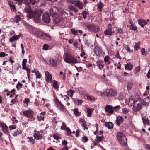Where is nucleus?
Here are the masks:
<instances>
[{
	"label": "nucleus",
	"instance_id": "57",
	"mask_svg": "<svg viewBox=\"0 0 150 150\" xmlns=\"http://www.w3.org/2000/svg\"><path fill=\"white\" fill-rule=\"evenodd\" d=\"M75 67L77 71L78 72H80L82 70V67H77L76 66H75Z\"/></svg>",
	"mask_w": 150,
	"mask_h": 150
},
{
	"label": "nucleus",
	"instance_id": "60",
	"mask_svg": "<svg viewBox=\"0 0 150 150\" xmlns=\"http://www.w3.org/2000/svg\"><path fill=\"white\" fill-rule=\"evenodd\" d=\"M29 99L28 98H25L23 101V102L28 105V103L29 102Z\"/></svg>",
	"mask_w": 150,
	"mask_h": 150
},
{
	"label": "nucleus",
	"instance_id": "22",
	"mask_svg": "<svg viewBox=\"0 0 150 150\" xmlns=\"http://www.w3.org/2000/svg\"><path fill=\"white\" fill-rule=\"evenodd\" d=\"M21 36V34H20L19 35H16L11 37L9 39V41L13 42L14 40H17L19 39L20 36Z\"/></svg>",
	"mask_w": 150,
	"mask_h": 150
},
{
	"label": "nucleus",
	"instance_id": "16",
	"mask_svg": "<svg viewBox=\"0 0 150 150\" xmlns=\"http://www.w3.org/2000/svg\"><path fill=\"white\" fill-rule=\"evenodd\" d=\"M40 0H25L24 3L25 4L29 5L31 4L34 5L35 3H37Z\"/></svg>",
	"mask_w": 150,
	"mask_h": 150
},
{
	"label": "nucleus",
	"instance_id": "7",
	"mask_svg": "<svg viewBox=\"0 0 150 150\" xmlns=\"http://www.w3.org/2000/svg\"><path fill=\"white\" fill-rule=\"evenodd\" d=\"M42 19L45 23H50V18L49 13L47 12H44L42 16Z\"/></svg>",
	"mask_w": 150,
	"mask_h": 150
},
{
	"label": "nucleus",
	"instance_id": "6",
	"mask_svg": "<svg viewBox=\"0 0 150 150\" xmlns=\"http://www.w3.org/2000/svg\"><path fill=\"white\" fill-rule=\"evenodd\" d=\"M23 115L28 118L34 119V115L35 114L34 112L30 109L23 111Z\"/></svg>",
	"mask_w": 150,
	"mask_h": 150
},
{
	"label": "nucleus",
	"instance_id": "28",
	"mask_svg": "<svg viewBox=\"0 0 150 150\" xmlns=\"http://www.w3.org/2000/svg\"><path fill=\"white\" fill-rule=\"evenodd\" d=\"M99 29L100 28L98 26L93 25L91 31L97 33L99 31Z\"/></svg>",
	"mask_w": 150,
	"mask_h": 150
},
{
	"label": "nucleus",
	"instance_id": "11",
	"mask_svg": "<svg viewBox=\"0 0 150 150\" xmlns=\"http://www.w3.org/2000/svg\"><path fill=\"white\" fill-rule=\"evenodd\" d=\"M105 110L108 113L112 114L114 112L113 107L109 105H107L105 108Z\"/></svg>",
	"mask_w": 150,
	"mask_h": 150
},
{
	"label": "nucleus",
	"instance_id": "23",
	"mask_svg": "<svg viewBox=\"0 0 150 150\" xmlns=\"http://www.w3.org/2000/svg\"><path fill=\"white\" fill-rule=\"evenodd\" d=\"M142 120L143 124L144 125H150L149 120L147 117H142Z\"/></svg>",
	"mask_w": 150,
	"mask_h": 150
},
{
	"label": "nucleus",
	"instance_id": "14",
	"mask_svg": "<svg viewBox=\"0 0 150 150\" xmlns=\"http://www.w3.org/2000/svg\"><path fill=\"white\" fill-rule=\"evenodd\" d=\"M123 118L121 116L119 115L117 117L115 123L117 126H119L123 123Z\"/></svg>",
	"mask_w": 150,
	"mask_h": 150
},
{
	"label": "nucleus",
	"instance_id": "9",
	"mask_svg": "<svg viewBox=\"0 0 150 150\" xmlns=\"http://www.w3.org/2000/svg\"><path fill=\"white\" fill-rule=\"evenodd\" d=\"M54 99L56 104L58 107L62 111L64 110L65 108L64 105L57 98H55Z\"/></svg>",
	"mask_w": 150,
	"mask_h": 150
},
{
	"label": "nucleus",
	"instance_id": "4",
	"mask_svg": "<svg viewBox=\"0 0 150 150\" xmlns=\"http://www.w3.org/2000/svg\"><path fill=\"white\" fill-rule=\"evenodd\" d=\"M37 36L42 39L50 40L51 39V37L49 34L42 32L40 30H37L36 32Z\"/></svg>",
	"mask_w": 150,
	"mask_h": 150
},
{
	"label": "nucleus",
	"instance_id": "34",
	"mask_svg": "<svg viewBox=\"0 0 150 150\" xmlns=\"http://www.w3.org/2000/svg\"><path fill=\"white\" fill-rule=\"evenodd\" d=\"M93 110L92 109H90L89 108H87V116L88 117H90L91 116V114L93 112Z\"/></svg>",
	"mask_w": 150,
	"mask_h": 150
},
{
	"label": "nucleus",
	"instance_id": "56",
	"mask_svg": "<svg viewBox=\"0 0 150 150\" xmlns=\"http://www.w3.org/2000/svg\"><path fill=\"white\" fill-rule=\"evenodd\" d=\"M21 47L22 49V53L23 54V55H24L25 51L24 49L23 45L22 43L21 44Z\"/></svg>",
	"mask_w": 150,
	"mask_h": 150
},
{
	"label": "nucleus",
	"instance_id": "30",
	"mask_svg": "<svg viewBox=\"0 0 150 150\" xmlns=\"http://www.w3.org/2000/svg\"><path fill=\"white\" fill-rule=\"evenodd\" d=\"M96 142L98 143L103 140V139L104 138V137L103 135H102L101 136H99L98 135H97L96 137Z\"/></svg>",
	"mask_w": 150,
	"mask_h": 150
},
{
	"label": "nucleus",
	"instance_id": "20",
	"mask_svg": "<svg viewBox=\"0 0 150 150\" xmlns=\"http://www.w3.org/2000/svg\"><path fill=\"white\" fill-rule=\"evenodd\" d=\"M138 23L142 27H143L147 23V22L146 21L142 19H138Z\"/></svg>",
	"mask_w": 150,
	"mask_h": 150
},
{
	"label": "nucleus",
	"instance_id": "31",
	"mask_svg": "<svg viewBox=\"0 0 150 150\" xmlns=\"http://www.w3.org/2000/svg\"><path fill=\"white\" fill-rule=\"evenodd\" d=\"M73 112L76 116H79L81 115V112L78 111L77 108H75L74 109Z\"/></svg>",
	"mask_w": 150,
	"mask_h": 150
},
{
	"label": "nucleus",
	"instance_id": "25",
	"mask_svg": "<svg viewBox=\"0 0 150 150\" xmlns=\"http://www.w3.org/2000/svg\"><path fill=\"white\" fill-rule=\"evenodd\" d=\"M133 65L130 63L126 64L125 66V68L126 70H131L133 68Z\"/></svg>",
	"mask_w": 150,
	"mask_h": 150
},
{
	"label": "nucleus",
	"instance_id": "58",
	"mask_svg": "<svg viewBox=\"0 0 150 150\" xmlns=\"http://www.w3.org/2000/svg\"><path fill=\"white\" fill-rule=\"evenodd\" d=\"M67 1L69 3L72 4H75L76 2L78 0H67Z\"/></svg>",
	"mask_w": 150,
	"mask_h": 150
},
{
	"label": "nucleus",
	"instance_id": "39",
	"mask_svg": "<svg viewBox=\"0 0 150 150\" xmlns=\"http://www.w3.org/2000/svg\"><path fill=\"white\" fill-rule=\"evenodd\" d=\"M71 31L72 34L75 35H77L78 34V30L74 28H72L71 29Z\"/></svg>",
	"mask_w": 150,
	"mask_h": 150
},
{
	"label": "nucleus",
	"instance_id": "37",
	"mask_svg": "<svg viewBox=\"0 0 150 150\" xmlns=\"http://www.w3.org/2000/svg\"><path fill=\"white\" fill-rule=\"evenodd\" d=\"M74 92V91L71 89H70L68 91L67 94L69 96L72 97L73 96Z\"/></svg>",
	"mask_w": 150,
	"mask_h": 150
},
{
	"label": "nucleus",
	"instance_id": "43",
	"mask_svg": "<svg viewBox=\"0 0 150 150\" xmlns=\"http://www.w3.org/2000/svg\"><path fill=\"white\" fill-rule=\"evenodd\" d=\"M27 139H29V142L31 143L32 144H34L35 143V140L32 137H28Z\"/></svg>",
	"mask_w": 150,
	"mask_h": 150
},
{
	"label": "nucleus",
	"instance_id": "12",
	"mask_svg": "<svg viewBox=\"0 0 150 150\" xmlns=\"http://www.w3.org/2000/svg\"><path fill=\"white\" fill-rule=\"evenodd\" d=\"M117 93L113 89H108L106 92V95L108 96H115Z\"/></svg>",
	"mask_w": 150,
	"mask_h": 150
},
{
	"label": "nucleus",
	"instance_id": "5",
	"mask_svg": "<svg viewBox=\"0 0 150 150\" xmlns=\"http://www.w3.org/2000/svg\"><path fill=\"white\" fill-rule=\"evenodd\" d=\"M95 52L96 56L98 57H104L105 54V53L102 50V47L98 46L95 48Z\"/></svg>",
	"mask_w": 150,
	"mask_h": 150
},
{
	"label": "nucleus",
	"instance_id": "59",
	"mask_svg": "<svg viewBox=\"0 0 150 150\" xmlns=\"http://www.w3.org/2000/svg\"><path fill=\"white\" fill-rule=\"evenodd\" d=\"M122 111L123 113L124 114H126L129 111L126 108H122Z\"/></svg>",
	"mask_w": 150,
	"mask_h": 150
},
{
	"label": "nucleus",
	"instance_id": "41",
	"mask_svg": "<svg viewBox=\"0 0 150 150\" xmlns=\"http://www.w3.org/2000/svg\"><path fill=\"white\" fill-rule=\"evenodd\" d=\"M129 28L130 30H132L133 31H135L137 30V28L136 26L135 25H129Z\"/></svg>",
	"mask_w": 150,
	"mask_h": 150
},
{
	"label": "nucleus",
	"instance_id": "50",
	"mask_svg": "<svg viewBox=\"0 0 150 150\" xmlns=\"http://www.w3.org/2000/svg\"><path fill=\"white\" fill-rule=\"evenodd\" d=\"M27 71V75L28 76V77L29 79H30V70L28 68V69L26 70Z\"/></svg>",
	"mask_w": 150,
	"mask_h": 150
},
{
	"label": "nucleus",
	"instance_id": "26",
	"mask_svg": "<svg viewBox=\"0 0 150 150\" xmlns=\"http://www.w3.org/2000/svg\"><path fill=\"white\" fill-rule=\"evenodd\" d=\"M21 18L20 16L17 15L13 18V21L16 23L19 22L21 20Z\"/></svg>",
	"mask_w": 150,
	"mask_h": 150
},
{
	"label": "nucleus",
	"instance_id": "19",
	"mask_svg": "<svg viewBox=\"0 0 150 150\" xmlns=\"http://www.w3.org/2000/svg\"><path fill=\"white\" fill-rule=\"evenodd\" d=\"M33 135L34 139L37 140L40 139L42 137V135L40 134L39 131H38L37 133H35Z\"/></svg>",
	"mask_w": 150,
	"mask_h": 150
},
{
	"label": "nucleus",
	"instance_id": "18",
	"mask_svg": "<svg viewBox=\"0 0 150 150\" xmlns=\"http://www.w3.org/2000/svg\"><path fill=\"white\" fill-rule=\"evenodd\" d=\"M97 66L99 68L100 70H102L104 67V62L102 60L97 61L96 62Z\"/></svg>",
	"mask_w": 150,
	"mask_h": 150
},
{
	"label": "nucleus",
	"instance_id": "32",
	"mask_svg": "<svg viewBox=\"0 0 150 150\" xmlns=\"http://www.w3.org/2000/svg\"><path fill=\"white\" fill-rule=\"evenodd\" d=\"M58 83V82L55 80L53 81V87L56 89H57L59 87V85Z\"/></svg>",
	"mask_w": 150,
	"mask_h": 150
},
{
	"label": "nucleus",
	"instance_id": "36",
	"mask_svg": "<svg viewBox=\"0 0 150 150\" xmlns=\"http://www.w3.org/2000/svg\"><path fill=\"white\" fill-rule=\"evenodd\" d=\"M140 42L139 41L137 43H135V45L134 47V49L136 50H138V49L140 47Z\"/></svg>",
	"mask_w": 150,
	"mask_h": 150
},
{
	"label": "nucleus",
	"instance_id": "48",
	"mask_svg": "<svg viewBox=\"0 0 150 150\" xmlns=\"http://www.w3.org/2000/svg\"><path fill=\"white\" fill-rule=\"evenodd\" d=\"M69 8L71 10L73 11L75 13H77L78 12V10L73 6H70Z\"/></svg>",
	"mask_w": 150,
	"mask_h": 150
},
{
	"label": "nucleus",
	"instance_id": "40",
	"mask_svg": "<svg viewBox=\"0 0 150 150\" xmlns=\"http://www.w3.org/2000/svg\"><path fill=\"white\" fill-rule=\"evenodd\" d=\"M146 100V98H145L144 99H143L142 102V104L144 105H148L149 102V99L146 100V101L145 100Z\"/></svg>",
	"mask_w": 150,
	"mask_h": 150
},
{
	"label": "nucleus",
	"instance_id": "64",
	"mask_svg": "<svg viewBox=\"0 0 150 150\" xmlns=\"http://www.w3.org/2000/svg\"><path fill=\"white\" fill-rule=\"evenodd\" d=\"M59 150H68V146H65L60 149Z\"/></svg>",
	"mask_w": 150,
	"mask_h": 150
},
{
	"label": "nucleus",
	"instance_id": "46",
	"mask_svg": "<svg viewBox=\"0 0 150 150\" xmlns=\"http://www.w3.org/2000/svg\"><path fill=\"white\" fill-rule=\"evenodd\" d=\"M23 86V84L19 82H18L17 84L16 88L18 90H19Z\"/></svg>",
	"mask_w": 150,
	"mask_h": 150
},
{
	"label": "nucleus",
	"instance_id": "35",
	"mask_svg": "<svg viewBox=\"0 0 150 150\" xmlns=\"http://www.w3.org/2000/svg\"><path fill=\"white\" fill-rule=\"evenodd\" d=\"M123 30L121 28H116V33L117 35H120L123 33Z\"/></svg>",
	"mask_w": 150,
	"mask_h": 150
},
{
	"label": "nucleus",
	"instance_id": "45",
	"mask_svg": "<svg viewBox=\"0 0 150 150\" xmlns=\"http://www.w3.org/2000/svg\"><path fill=\"white\" fill-rule=\"evenodd\" d=\"M74 103H76V102H78V104L81 105L82 103H83V101L81 100H79L77 99H74Z\"/></svg>",
	"mask_w": 150,
	"mask_h": 150
},
{
	"label": "nucleus",
	"instance_id": "49",
	"mask_svg": "<svg viewBox=\"0 0 150 150\" xmlns=\"http://www.w3.org/2000/svg\"><path fill=\"white\" fill-rule=\"evenodd\" d=\"M82 142L85 143L87 142L88 140V139L86 136H83L82 138Z\"/></svg>",
	"mask_w": 150,
	"mask_h": 150
},
{
	"label": "nucleus",
	"instance_id": "27",
	"mask_svg": "<svg viewBox=\"0 0 150 150\" xmlns=\"http://www.w3.org/2000/svg\"><path fill=\"white\" fill-rule=\"evenodd\" d=\"M105 125L106 127H108V128L109 129H112L113 127V124L110 122H105Z\"/></svg>",
	"mask_w": 150,
	"mask_h": 150
},
{
	"label": "nucleus",
	"instance_id": "62",
	"mask_svg": "<svg viewBox=\"0 0 150 150\" xmlns=\"http://www.w3.org/2000/svg\"><path fill=\"white\" fill-rule=\"evenodd\" d=\"M11 120L16 123L18 122V121L16 120V117H13L11 118Z\"/></svg>",
	"mask_w": 150,
	"mask_h": 150
},
{
	"label": "nucleus",
	"instance_id": "8",
	"mask_svg": "<svg viewBox=\"0 0 150 150\" xmlns=\"http://www.w3.org/2000/svg\"><path fill=\"white\" fill-rule=\"evenodd\" d=\"M113 24V22L112 23H109L108 24L107 29L104 32L105 35H112V26Z\"/></svg>",
	"mask_w": 150,
	"mask_h": 150
},
{
	"label": "nucleus",
	"instance_id": "47",
	"mask_svg": "<svg viewBox=\"0 0 150 150\" xmlns=\"http://www.w3.org/2000/svg\"><path fill=\"white\" fill-rule=\"evenodd\" d=\"M45 114V112H42L40 114V117L41 118V120H44V115Z\"/></svg>",
	"mask_w": 150,
	"mask_h": 150
},
{
	"label": "nucleus",
	"instance_id": "33",
	"mask_svg": "<svg viewBox=\"0 0 150 150\" xmlns=\"http://www.w3.org/2000/svg\"><path fill=\"white\" fill-rule=\"evenodd\" d=\"M22 133V131L20 130H17L15 131L14 132L12 133V135L13 136H16L18 135L21 134Z\"/></svg>",
	"mask_w": 150,
	"mask_h": 150
},
{
	"label": "nucleus",
	"instance_id": "24",
	"mask_svg": "<svg viewBox=\"0 0 150 150\" xmlns=\"http://www.w3.org/2000/svg\"><path fill=\"white\" fill-rule=\"evenodd\" d=\"M50 64L53 67H55L57 66V62L55 59L50 58Z\"/></svg>",
	"mask_w": 150,
	"mask_h": 150
},
{
	"label": "nucleus",
	"instance_id": "44",
	"mask_svg": "<svg viewBox=\"0 0 150 150\" xmlns=\"http://www.w3.org/2000/svg\"><path fill=\"white\" fill-rule=\"evenodd\" d=\"M103 4L100 2L99 4H98V8L100 10V11H101L102 9L103 8Z\"/></svg>",
	"mask_w": 150,
	"mask_h": 150
},
{
	"label": "nucleus",
	"instance_id": "42",
	"mask_svg": "<svg viewBox=\"0 0 150 150\" xmlns=\"http://www.w3.org/2000/svg\"><path fill=\"white\" fill-rule=\"evenodd\" d=\"M79 121L81 122L82 123L81 125L83 126H85L86 125V121L84 119H80Z\"/></svg>",
	"mask_w": 150,
	"mask_h": 150
},
{
	"label": "nucleus",
	"instance_id": "3",
	"mask_svg": "<svg viewBox=\"0 0 150 150\" xmlns=\"http://www.w3.org/2000/svg\"><path fill=\"white\" fill-rule=\"evenodd\" d=\"M116 135L119 143L122 146H125L127 145V138L124 134L118 132L117 133Z\"/></svg>",
	"mask_w": 150,
	"mask_h": 150
},
{
	"label": "nucleus",
	"instance_id": "61",
	"mask_svg": "<svg viewBox=\"0 0 150 150\" xmlns=\"http://www.w3.org/2000/svg\"><path fill=\"white\" fill-rule=\"evenodd\" d=\"M88 100H89L91 101L92 100H95V98L92 96H90L88 95Z\"/></svg>",
	"mask_w": 150,
	"mask_h": 150
},
{
	"label": "nucleus",
	"instance_id": "63",
	"mask_svg": "<svg viewBox=\"0 0 150 150\" xmlns=\"http://www.w3.org/2000/svg\"><path fill=\"white\" fill-rule=\"evenodd\" d=\"M16 126L15 125H11L9 126V127L10 128V130L16 129Z\"/></svg>",
	"mask_w": 150,
	"mask_h": 150
},
{
	"label": "nucleus",
	"instance_id": "1",
	"mask_svg": "<svg viewBox=\"0 0 150 150\" xmlns=\"http://www.w3.org/2000/svg\"><path fill=\"white\" fill-rule=\"evenodd\" d=\"M26 5L28 6L25 8V10L28 13L27 16L30 18H33L34 21L36 23L40 22L41 21L40 17L41 14L43 12V10L40 8L35 9L34 11L31 10L30 5Z\"/></svg>",
	"mask_w": 150,
	"mask_h": 150
},
{
	"label": "nucleus",
	"instance_id": "55",
	"mask_svg": "<svg viewBox=\"0 0 150 150\" xmlns=\"http://www.w3.org/2000/svg\"><path fill=\"white\" fill-rule=\"evenodd\" d=\"M88 13L86 11H84L82 13V14L83 16V17L84 19H85L86 17V15L88 14Z\"/></svg>",
	"mask_w": 150,
	"mask_h": 150
},
{
	"label": "nucleus",
	"instance_id": "21",
	"mask_svg": "<svg viewBox=\"0 0 150 150\" xmlns=\"http://www.w3.org/2000/svg\"><path fill=\"white\" fill-rule=\"evenodd\" d=\"M137 102V100H136L135 101H133L134 103V106L136 104V102ZM141 108V105L140 104L138 103L137 104V106L134 108V110L135 111H139Z\"/></svg>",
	"mask_w": 150,
	"mask_h": 150
},
{
	"label": "nucleus",
	"instance_id": "2",
	"mask_svg": "<svg viewBox=\"0 0 150 150\" xmlns=\"http://www.w3.org/2000/svg\"><path fill=\"white\" fill-rule=\"evenodd\" d=\"M63 59L65 62L69 64H75L79 62L75 57L67 53L64 54Z\"/></svg>",
	"mask_w": 150,
	"mask_h": 150
},
{
	"label": "nucleus",
	"instance_id": "13",
	"mask_svg": "<svg viewBox=\"0 0 150 150\" xmlns=\"http://www.w3.org/2000/svg\"><path fill=\"white\" fill-rule=\"evenodd\" d=\"M45 78L46 81L47 82H52V76L51 74L47 71H46L45 73Z\"/></svg>",
	"mask_w": 150,
	"mask_h": 150
},
{
	"label": "nucleus",
	"instance_id": "29",
	"mask_svg": "<svg viewBox=\"0 0 150 150\" xmlns=\"http://www.w3.org/2000/svg\"><path fill=\"white\" fill-rule=\"evenodd\" d=\"M75 4L74 6L78 7L80 9H82L83 8V4L82 3H81L80 2L78 1V0Z\"/></svg>",
	"mask_w": 150,
	"mask_h": 150
},
{
	"label": "nucleus",
	"instance_id": "38",
	"mask_svg": "<svg viewBox=\"0 0 150 150\" xmlns=\"http://www.w3.org/2000/svg\"><path fill=\"white\" fill-rule=\"evenodd\" d=\"M35 75L36 76L37 79H40L42 75L38 70L35 71Z\"/></svg>",
	"mask_w": 150,
	"mask_h": 150
},
{
	"label": "nucleus",
	"instance_id": "10",
	"mask_svg": "<svg viewBox=\"0 0 150 150\" xmlns=\"http://www.w3.org/2000/svg\"><path fill=\"white\" fill-rule=\"evenodd\" d=\"M61 129L64 130H66L67 131V135L69 136H71V131L70 129L68 127H67L65 123L62 122V126L61 127Z\"/></svg>",
	"mask_w": 150,
	"mask_h": 150
},
{
	"label": "nucleus",
	"instance_id": "17",
	"mask_svg": "<svg viewBox=\"0 0 150 150\" xmlns=\"http://www.w3.org/2000/svg\"><path fill=\"white\" fill-rule=\"evenodd\" d=\"M0 127H1L3 131L6 133H7L8 131V127L6 124L4 123L0 122Z\"/></svg>",
	"mask_w": 150,
	"mask_h": 150
},
{
	"label": "nucleus",
	"instance_id": "51",
	"mask_svg": "<svg viewBox=\"0 0 150 150\" xmlns=\"http://www.w3.org/2000/svg\"><path fill=\"white\" fill-rule=\"evenodd\" d=\"M93 24H90L88 25L87 26V28L88 29V30L90 31H91L92 30V28L93 27Z\"/></svg>",
	"mask_w": 150,
	"mask_h": 150
},
{
	"label": "nucleus",
	"instance_id": "52",
	"mask_svg": "<svg viewBox=\"0 0 150 150\" xmlns=\"http://www.w3.org/2000/svg\"><path fill=\"white\" fill-rule=\"evenodd\" d=\"M110 58L108 55H107L105 57L104 59V61L105 63H106L107 62H108L110 60Z\"/></svg>",
	"mask_w": 150,
	"mask_h": 150
},
{
	"label": "nucleus",
	"instance_id": "53",
	"mask_svg": "<svg viewBox=\"0 0 150 150\" xmlns=\"http://www.w3.org/2000/svg\"><path fill=\"white\" fill-rule=\"evenodd\" d=\"M54 138L56 140H58L59 139V135L58 133H56L54 134L53 136Z\"/></svg>",
	"mask_w": 150,
	"mask_h": 150
},
{
	"label": "nucleus",
	"instance_id": "54",
	"mask_svg": "<svg viewBox=\"0 0 150 150\" xmlns=\"http://www.w3.org/2000/svg\"><path fill=\"white\" fill-rule=\"evenodd\" d=\"M124 48L128 52H132L131 50L130 49L127 45H126L125 47Z\"/></svg>",
	"mask_w": 150,
	"mask_h": 150
},
{
	"label": "nucleus",
	"instance_id": "15",
	"mask_svg": "<svg viewBox=\"0 0 150 150\" xmlns=\"http://www.w3.org/2000/svg\"><path fill=\"white\" fill-rule=\"evenodd\" d=\"M58 11V9L55 7H53L52 8H51L50 9V15L53 16H55Z\"/></svg>",
	"mask_w": 150,
	"mask_h": 150
}]
</instances>
